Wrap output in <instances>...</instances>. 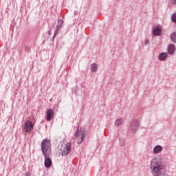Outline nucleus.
<instances>
[{
  "mask_svg": "<svg viewBox=\"0 0 176 176\" xmlns=\"http://www.w3.org/2000/svg\"><path fill=\"white\" fill-rule=\"evenodd\" d=\"M170 39L172 42H174V43H176V32H174L170 35Z\"/></svg>",
  "mask_w": 176,
  "mask_h": 176,
  "instance_id": "obj_14",
  "label": "nucleus"
},
{
  "mask_svg": "<svg viewBox=\"0 0 176 176\" xmlns=\"http://www.w3.org/2000/svg\"><path fill=\"white\" fill-rule=\"evenodd\" d=\"M172 21H173V23H176V13L173 14V16H172Z\"/></svg>",
  "mask_w": 176,
  "mask_h": 176,
  "instance_id": "obj_17",
  "label": "nucleus"
},
{
  "mask_svg": "<svg viewBox=\"0 0 176 176\" xmlns=\"http://www.w3.org/2000/svg\"><path fill=\"white\" fill-rule=\"evenodd\" d=\"M155 176H168L165 170L155 173Z\"/></svg>",
  "mask_w": 176,
  "mask_h": 176,
  "instance_id": "obj_13",
  "label": "nucleus"
},
{
  "mask_svg": "<svg viewBox=\"0 0 176 176\" xmlns=\"http://www.w3.org/2000/svg\"><path fill=\"white\" fill-rule=\"evenodd\" d=\"M97 69H98V66L96 63H93L91 65V72H97Z\"/></svg>",
  "mask_w": 176,
  "mask_h": 176,
  "instance_id": "obj_10",
  "label": "nucleus"
},
{
  "mask_svg": "<svg viewBox=\"0 0 176 176\" xmlns=\"http://www.w3.org/2000/svg\"><path fill=\"white\" fill-rule=\"evenodd\" d=\"M41 151L45 159V166L46 168H50L52 167V160L49 157L52 155V143L48 139H44L41 142Z\"/></svg>",
  "mask_w": 176,
  "mask_h": 176,
  "instance_id": "obj_1",
  "label": "nucleus"
},
{
  "mask_svg": "<svg viewBox=\"0 0 176 176\" xmlns=\"http://www.w3.org/2000/svg\"><path fill=\"white\" fill-rule=\"evenodd\" d=\"M163 151V147L162 146L157 145L156 146L154 149H153V153H160Z\"/></svg>",
  "mask_w": 176,
  "mask_h": 176,
  "instance_id": "obj_8",
  "label": "nucleus"
},
{
  "mask_svg": "<svg viewBox=\"0 0 176 176\" xmlns=\"http://www.w3.org/2000/svg\"><path fill=\"white\" fill-rule=\"evenodd\" d=\"M167 56H168V54H167V53H166V52H162V53H161V54H160V60H161V61H164V60L165 58H167Z\"/></svg>",
  "mask_w": 176,
  "mask_h": 176,
  "instance_id": "obj_11",
  "label": "nucleus"
},
{
  "mask_svg": "<svg viewBox=\"0 0 176 176\" xmlns=\"http://www.w3.org/2000/svg\"><path fill=\"white\" fill-rule=\"evenodd\" d=\"M171 3H173V5H175L176 0H171Z\"/></svg>",
  "mask_w": 176,
  "mask_h": 176,
  "instance_id": "obj_19",
  "label": "nucleus"
},
{
  "mask_svg": "<svg viewBox=\"0 0 176 176\" xmlns=\"http://www.w3.org/2000/svg\"><path fill=\"white\" fill-rule=\"evenodd\" d=\"M72 146V144L71 142H67L65 147L61 149L60 155L61 156H68L69 153H71L72 150L71 147Z\"/></svg>",
  "mask_w": 176,
  "mask_h": 176,
  "instance_id": "obj_3",
  "label": "nucleus"
},
{
  "mask_svg": "<svg viewBox=\"0 0 176 176\" xmlns=\"http://www.w3.org/2000/svg\"><path fill=\"white\" fill-rule=\"evenodd\" d=\"M138 123L135 124V125H132V129L133 130V131H135V130H137V129L138 128Z\"/></svg>",
  "mask_w": 176,
  "mask_h": 176,
  "instance_id": "obj_16",
  "label": "nucleus"
},
{
  "mask_svg": "<svg viewBox=\"0 0 176 176\" xmlns=\"http://www.w3.org/2000/svg\"><path fill=\"white\" fill-rule=\"evenodd\" d=\"M47 120L50 122V120L53 118L54 115V111L52 109H50L47 111Z\"/></svg>",
  "mask_w": 176,
  "mask_h": 176,
  "instance_id": "obj_6",
  "label": "nucleus"
},
{
  "mask_svg": "<svg viewBox=\"0 0 176 176\" xmlns=\"http://www.w3.org/2000/svg\"><path fill=\"white\" fill-rule=\"evenodd\" d=\"M50 101H52V99H50Z\"/></svg>",
  "mask_w": 176,
  "mask_h": 176,
  "instance_id": "obj_23",
  "label": "nucleus"
},
{
  "mask_svg": "<svg viewBox=\"0 0 176 176\" xmlns=\"http://www.w3.org/2000/svg\"><path fill=\"white\" fill-rule=\"evenodd\" d=\"M148 43H149V41H146V44L148 45Z\"/></svg>",
  "mask_w": 176,
  "mask_h": 176,
  "instance_id": "obj_21",
  "label": "nucleus"
},
{
  "mask_svg": "<svg viewBox=\"0 0 176 176\" xmlns=\"http://www.w3.org/2000/svg\"><path fill=\"white\" fill-rule=\"evenodd\" d=\"M54 38H56V34H54L53 36V39H54Z\"/></svg>",
  "mask_w": 176,
  "mask_h": 176,
  "instance_id": "obj_22",
  "label": "nucleus"
},
{
  "mask_svg": "<svg viewBox=\"0 0 176 176\" xmlns=\"http://www.w3.org/2000/svg\"><path fill=\"white\" fill-rule=\"evenodd\" d=\"M168 52L169 54H174V53H175V45H174V44L169 45Z\"/></svg>",
  "mask_w": 176,
  "mask_h": 176,
  "instance_id": "obj_7",
  "label": "nucleus"
},
{
  "mask_svg": "<svg viewBox=\"0 0 176 176\" xmlns=\"http://www.w3.org/2000/svg\"><path fill=\"white\" fill-rule=\"evenodd\" d=\"M74 135H76V138L78 140L77 144H78V145L82 144V142L85 140V138L86 137V135L83 133H82L81 132H79L78 129H77L76 132L74 133Z\"/></svg>",
  "mask_w": 176,
  "mask_h": 176,
  "instance_id": "obj_4",
  "label": "nucleus"
},
{
  "mask_svg": "<svg viewBox=\"0 0 176 176\" xmlns=\"http://www.w3.org/2000/svg\"><path fill=\"white\" fill-rule=\"evenodd\" d=\"M48 34H49V35H52V30H49V31H48Z\"/></svg>",
  "mask_w": 176,
  "mask_h": 176,
  "instance_id": "obj_20",
  "label": "nucleus"
},
{
  "mask_svg": "<svg viewBox=\"0 0 176 176\" xmlns=\"http://www.w3.org/2000/svg\"><path fill=\"white\" fill-rule=\"evenodd\" d=\"M150 168L153 173L157 174L161 171H164V166L162 164V161L158 157H155L151 162Z\"/></svg>",
  "mask_w": 176,
  "mask_h": 176,
  "instance_id": "obj_2",
  "label": "nucleus"
},
{
  "mask_svg": "<svg viewBox=\"0 0 176 176\" xmlns=\"http://www.w3.org/2000/svg\"><path fill=\"white\" fill-rule=\"evenodd\" d=\"M33 129L34 125L32 124V122L30 120L26 121L24 128L25 131H26L27 133H30V131H31V130H32Z\"/></svg>",
  "mask_w": 176,
  "mask_h": 176,
  "instance_id": "obj_5",
  "label": "nucleus"
},
{
  "mask_svg": "<svg viewBox=\"0 0 176 176\" xmlns=\"http://www.w3.org/2000/svg\"><path fill=\"white\" fill-rule=\"evenodd\" d=\"M63 25H64V21L63 20H58V25L56 27H59V30L60 28H61V27H63Z\"/></svg>",
  "mask_w": 176,
  "mask_h": 176,
  "instance_id": "obj_15",
  "label": "nucleus"
},
{
  "mask_svg": "<svg viewBox=\"0 0 176 176\" xmlns=\"http://www.w3.org/2000/svg\"><path fill=\"white\" fill-rule=\"evenodd\" d=\"M122 123H123V119L118 118L116 120L115 124H116V127H119V126H120V124H122Z\"/></svg>",
  "mask_w": 176,
  "mask_h": 176,
  "instance_id": "obj_12",
  "label": "nucleus"
},
{
  "mask_svg": "<svg viewBox=\"0 0 176 176\" xmlns=\"http://www.w3.org/2000/svg\"><path fill=\"white\" fill-rule=\"evenodd\" d=\"M58 31H60V26L56 27V30L54 31V35H57Z\"/></svg>",
  "mask_w": 176,
  "mask_h": 176,
  "instance_id": "obj_18",
  "label": "nucleus"
},
{
  "mask_svg": "<svg viewBox=\"0 0 176 176\" xmlns=\"http://www.w3.org/2000/svg\"><path fill=\"white\" fill-rule=\"evenodd\" d=\"M161 32H162V29H160V28L159 27H155L153 31V35H160Z\"/></svg>",
  "mask_w": 176,
  "mask_h": 176,
  "instance_id": "obj_9",
  "label": "nucleus"
}]
</instances>
